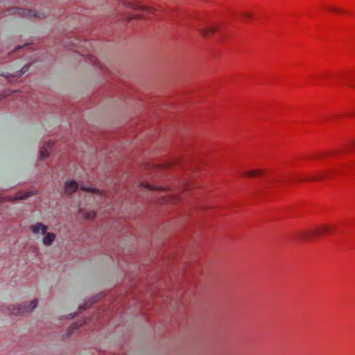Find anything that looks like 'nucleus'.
I'll use <instances>...</instances> for the list:
<instances>
[{"mask_svg": "<svg viewBox=\"0 0 355 355\" xmlns=\"http://www.w3.org/2000/svg\"><path fill=\"white\" fill-rule=\"evenodd\" d=\"M331 229L329 225H322L313 230L302 231L297 232L295 239L299 241H309L316 236L322 235L324 233H331Z\"/></svg>", "mask_w": 355, "mask_h": 355, "instance_id": "1", "label": "nucleus"}, {"mask_svg": "<svg viewBox=\"0 0 355 355\" xmlns=\"http://www.w3.org/2000/svg\"><path fill=\"white\" fill-rule=\"evenodd\" d=\"M37 306V300H33L30 304H15L8 308L9 312L12 315H19L21 313H26L31 312Z\"/></svg>", "mask_w": 355, "mask_h": 355, "instance_id": "2", "label": "nucleus"}, {"mask_svg": "<svg viewBox=\"0 0 355 355\" xmlns=\"http://www.w3.org/2000/svg\"><path fill=\"white\" fill-rule=\"evenodd\" d=\"M12 10L13 13H17L19 15H24L26 17H41V14L35 10L13 8Z\"/></svg>", "mask_w": 355, "mask_h": 355, "instance_id": "3", "label": "nucleus"}, {"mask_svg": "<svg viewBox=\"0 0 355 355\" xmlns=\"http://www.w3.org/2000/svg\"><path fill=\"white\" fill-rule=\"evenodd\" d=\"M31 230L33 234H39L40 233L42 235H44L47 231V226L44 225L42 223H37L36 224L31 226Z\"/></svg>", "mask_w": 355, "mask_h": 355, "instance_id": "4", "label": "nucleus"}, {"mask_svg": "<svg viewBox=\"0 0 355 355\" xmlns=\"http://www.w3.org/2000/svg\"><path fill=\"white\" fill-rule=\"evenodd\" d=\"M329 173H331V172L330 171L321 172V173H318V175L312 176L311 178H299L297 180L300 181V182H302V181H319V180H322L324 179L327 176V174Z\"/></svg>", "mask_w": 355, "mask_h": 355, "instance_id": "5", "label": "nucleus"}, {"mask_svg": "<svg viewBox=\"0 0 355 355\" xmlns=\"http://www.w3.org/2000/svg\"><path fill=\"white\" fill-rule=\"evenodd\" d=\"M78 189V184L75 181H67L64 185V191L68 194L75 192Z\"/></svg>", "mask_w": 355, "mask_h": 355, "instance_id": "6", "label": "nucleus"}, {"mask_svg": "<svg viewBox=\"0 0 355 355\" xmlns=\"http://www.w3.org/2000/svg\"><path fill=\"white\" fill-rule=\"evenodd\" d=\"M119 4H121L122 6H125V8H128L133 10H137L141 8L140 6L134 2L132 1H121L119 2Z\"/></svg>", "mask_w": 355, "mask_h": 355, "instance_id": "7", "label": "nucleus"}, {"mask_svg": "<svg viewBox=\"0 0 355 355\" xmlns=\"http://www.w3.org/2000/svg\"><path fill=\"white\" fill-rule=\"evenodd\" d=\"M218 30V26H213L210 27H207L201 30V33L203 36L207 37L209 35L214 33L215 31Z\"/></svg>", "mask_w": 355, "mask_h": 355, "instance_id": "8", "label": "nucleus"}, {"mask_svg": "<svg viewBox=\"0 0 355 355\" xmlns=\"http://www.w3.org/2000/svg\"><path fill=\"white\" fill-rule=\"evenodd\" d=\"M55 236L53 233H48L42 239V242L45 245H50L55 240Z\"/></svg>", "mask_w": 355, "mask_h": 355, "instance_id": "9", "label": "nucleus"}, {"mask_svg": "<svg viewBox=\"0 0 355 355\" xmlns=\"http://www.w3.org/2000/svg\"><path fill=\"white\" fill-rule=\"evenodd\" d=\"M264 171L263 170H252L246 172V175L250 178L257 177L263 175Z\"/></svg>", "mask_w": 355, "mask_h": 355, "instance_id": "10", "label": "nucleus"}, {"mask_svg": "<svg viewBox=\"0 0 355 355\" xmlns=\"http://www.w3.org/2000/svg\"><path fill=\"white\" fill-rule=\"evenodd\" d=\"M52 144H53L52 143L49 142L47 144V147L43 148V149L40 151V157L42 159H44L49 155V148H51Z\"/></svg>", "mask_w": 355, "mask_h": 355, "instance_id": "11", "label": "nucleus"}, {"mask_svg": "<svg viewBox=\"0 0 355 355\" xmlns=\"http://www.w3.org/2000/svg\"><path fill=\"white\" fill-rule=\"evenodd\" d=\"M140 187L143 189H149V190H159L162 189L161 187H153L148 183H142V184H141Z\"/></svg>", "mask_w": 355, "mask_h": 355, "instance_id": "12", "label": "nucleus"}, {"mask_svg": "<svg viewBox=\"0 0 355 355\" xmlns=\"http://www.w3.org/2000/svg\"><path fill=\"white\" fill-rule=\"evenodd\" d=\"M84 215L86 219H92L96 216V213L94 211H90L86 214H84Z\"/></svg>", "mask_w": 355, "mask_h": 355, "instance_id": "13", "label": "nucleus"}, {"mask_svg": "<svg viewBox=\"0 0 355 355\" xmlns=\"http://www.w3.org/2000/svg\"><path fill=\"white\" fill-rule=\"evenodd\" d=\"M241 16L245 19H250L252 17V14L249 12H244L241 13Z\"/></svg>", "mask_w": 355, "mask_h": 355, "instance_id": "14", "label": "nucleus"}, {"mask_svg": "<svg viewBox=\"0 0 355 355\" xmlns=\"http://www.w3.org/2000/svg\"><path fill=\"white\" fill-rule=\"evenodd\" d=\"M81 189L83 190V191H89V192H94V191H96L95 189H91V188H88V187H81Z\"/></svg>", "mask_w": 355, "mask_h": 355, "instance_id": "15", "label": "nucleus"}, {"mask_svg": "<svg viewBox=\"0 0 355 355\" xmlns=\"http://www.w3.org/2000/svg\"><path fill=\"white\" fill-rule=\"evenodd\" d=\"M329 10L333 11V12H340V10L338 8H334V7L329 8Z\"/></svg>", "mask_w": 355, "mask_h": 355, "instance_id": "16", "label": "nucleus"}, {"mask_svg": "<svg viewBox=\"0 0 355 355\" xmlns=\"http://www.w3.org/2000/svg\"><path fill=\"white\" fill-rule=\"evenodd\" d=\"M24 73V71H23V72H21V71H17L15 76L20 77Z\"/></svg>", "mask_w": 355, "mask_h": 355, "instance_id": "17", "label": "nucleus"}, {"mask_svg": "<svg viewBox=\"0 0 355 355\" xmlns=\"http://www.w3.org/2000/svg\"><path fill=\"white\" fill-rule=\"evenodd\" d=\"M78 327H79V326H78L76 324H74L73 325H72V326L71 327V331H72L74 329H78Z\"/></svg>", "mask_w": 355, "mask_h": 355, "instance_id": "18", "label": "nucleus"}, {"mask_svg": "<svg viewBox=\"0 0 355 355\" xmlns=\"http://www.w3.org/2000/svg\"><path fill=\"white\" fill-rule=\"evenodd\" d=\"M177 200H179L178 197H174L171 200V202H176Z\"/></svg>", "mask_w": 355, "mask_h": 355, "instance_id": "19", "label": "nucleus"}, {"mask_svg": "<svg viewBox=\"0 0 355 355\" xmlns=\"http://www.w3.org/2000/svg\"><path fill=\"white\" fill-rule=\"evenodd\" d=\"M30 196V195H29V194H27V195H26V196H21V197H19V198H21V199L26 198L27 196Z\"/></svg>", "mask_w": 355, "mask_h": 355, "instance_id": "20", "label": "nucleus"}, {"mask_svg": "<svg viewBox=\"0 0 355 355\" xmlns=\"http://www.w3.org/2000/svg\"><path fill=\"white\" fill-rule=\"evenodd\" d=\"M186 187H187V188H189L190 187V185L187 184Z\"/></svg>", "mask_w": 355, "mask_h": 355, "instance_id": "21", "label": "nucleus"}]
</instances>
